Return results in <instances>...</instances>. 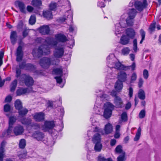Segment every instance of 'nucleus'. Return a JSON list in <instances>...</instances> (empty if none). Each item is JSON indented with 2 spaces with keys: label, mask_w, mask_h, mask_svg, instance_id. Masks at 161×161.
Wrapping results in <instances>:
<instances>
[{
  "label": "nucleus",
  "mask_w": 161,
  "mask_h": 161,
  "mask_svg": "<svg viewBox=\"0 0 161 161\" xmlns=\"http://www.w3.org/2000/svg\"><path fill=\"white\" fill-rule=\"evenodd\" d=\"M38 43L42 44L39 46L37 50L34 49L32 54L34 57L39 58L42 55H47L50 54L49 45L56 46L58 42L52 37H47L44 39L41 37L37 38L36 40Z\"/></svg>",
  "instance_id": "obj_1"
},
{
  "label": "nucleus",
  "mask_w": 161,
  "mask_h": 161,
  "mask_svg": "<svg viewBox=\"0 0 161 161\" xmlns=\"http://www.w3.org/2000/svg\"><path fill=\"white\" fill-rule=\"evenodd\" d=\"M113 104L108 102L105 104L104 107L105 108L103 116L106 119H108L111 116L112 111L114 109V107L118 108H121L124 107V104L121 98L119 96H116L114 98Z\"/></svg>",
  "instance_id": "obj_2"
},
{
  "label": "nucleus",
  "mask_w": 161,
  "mask_h": 161,
  "mask_svg": "<svg viewBox=\"0 0 161 161\" xmlns=\"http://www.w3.org/2000/svg\"><path fill=\"white\" fill-rule=\"evenodd\" d=\"M59 62V59H55L53 57H44L40 59L39 64L42 68L47 69L51 65H56Z\"/></svg>",
  "instance_id": "obj_3"
},
{
  "label": "nucleus",
  "mask_w": 161,
  "mask_h": 161,
  "mask_svg": "<svg viewBox=\"0 0 161 161\" xmlns=\"http://www.w3.org/2000/svg\"><path fill=\"white\" fill-rule=\"evenodd\" d=\"M136 64L134 62L133 63L131 66H126L121 64L119 61L117 60L113 66V68L119 70L127 71L129 70L131 68L132 70L135 69Z\"/></svg>",
  "instance_id": "obj_4"
},
{
  "label": "nucleus",
  "mask_w": 161,
  "mask_h": 161,
  "mask_svg": "<svg viewBox=\"0 0 161 161\" xmlns=\"http://www.w3.org/2000/svg\"><path fill=\"white\" fill-rule=\"evenodd\" d=\"M20 79V80L23 81L25 85L28 87L32 86L33 85L34 80L33 78L29 75L22 74Z\"/></svg>",
  "instance_id": "obj_5"
},
{
  "label": "nucleus",
  "mask_w": 161,
  "mask_h": 161,
  "mask_svg": "<svg viewBox=\"0 0 161 161\" xmlns=\"http://www.w3.org/2000/svg\"><path fill=\"white\" fill-rule=\"evenodd\" d=\"M53 51V56L55 59H58L64 56V49L62 46H56Z\"/></svg>",
  "instance_id": "obj_6"
},
{
  "label": "nucleus",
  "mask_w": 161,
  "mask_h": 161,
  "mask_svg": "<svg viewBox=\"0 0 161 161\" xmlns=\"http://www.w3.org/2000/svg\"><path fill=\"white\" fill-rule=\"evenodd\" d=\"M95 131L98 132L99 133L96 134L93 136L92 139V141L93 143H95L101 142L100 134H99V133L103 135L104 133L103 130L97 127H96L95 128Z\"/></svg>",
  "instance_id": "obj_7"
},
{
  "label": "nucleus",
  "mask_w": 161,
  "mask_h": 161,
  "mask_svg": "<svg viewBox=\"0 0 161 161\" xmlns=\"http://www.w3.org/2000/svg\"><path fill=\"white\" fill-rule=\"evenodd\" d=\"M147 0H143L142 2L137 0L134 4L135 7L139 11H142L147 6Z\"/></svg>",
  "instance_id": "obj_8"
},
{
  "label": "nucleus",
  "mask_w": 161,
  "mask_h": 161,
  "mask_svg": "<svg viewBox=\"0 0 161 161\" xmlns=\"http://www.w3.org/2000/svg\"><path fill=\"white\" fill-rule=\"evenodd\" d=\"M117 59L113 54H111L107 58V66L110 68H113V66Z\"/></svg>",
  "instance_id": "obj_9"
},
{
  "label": "nucleus",
  "mask_w": 161,
  "mask_h": 161,
  "mask_svg": "<svg viewBox=\"0 0 161 161\" xmlns=\"http://www.w3.org/2000/svg\"><path fill=\"white\" fill-rule=\"evenodd\" d=\"M16 60L17 62L21 61L24 56V53L22 50V47L19 45L18 46L16 49Z\"/></svg>",
  "instance_id": "obj_10"
},
{
  "label": "nucleus",
  "mask_w": 161,
  "mask_h": 161,
  "mask_svg": "<svg viewBox=\"0 0 161 161\" xmlns=\"http://www.w3.org/2000/svg\"><path fill=\"white\" fill-rule=\"evenodd\" d=\"M55 126L54 122L53 121H46L44 122L43 128L45 131H48L53 129Z\"/></svg>",
  "instance_id": "obj_11"
},
{
  "label": "nucleus",
  "mask_w": 161,
  "mask_h": 161,
  "mask_svg": "<svg viewBox=\"0 0 161 161\" xmlns=\"http://www.w3.org/2000/svg\"><path fill=\"white\" fill-rule=\"evenodd\" d=\"M33 92L32 88H21L18 89L16 92L17 95L20 96L25 94L26 93H29Z\"/></svg>",
  "instance_id": "obj_12"
},
{
  "label": "nucleus",
  "mask_w": 161,
  "mask_h": 161,
  "mask_svg": "<svg viewBox=\"0 0 161 161\" xmlns=\"http://www.w3.org/2000/svg\"><path fill=\"white\" fill-rule=\"evenodd\" d=\"M32 136L38 141H42L44 137V135L40 131H36L33 132Z\"/></svg>",
  "instance_id": "obj_13"
},
{
  "label": "nucleus",
  "mask_w": 161,
  "mask_h": 161,
  "mask_svg": "<svg viewBox=\"0 0 161 161\" xmlns=\"http://www.w3.org/2000/svg\"><path fill=\"white\" fill-rule=\"evenodd\" d=\"M24 131L23 127L18 125L16 126L14 128L13 132L16 136H19L22 134Z\"/></svg>",
  "instance_id": "obj_14"
},
{
  "label": "nucleus",
  "mask_w": 161,
  "mask_h": 161,
  "mask_svg": "<svg viewBox=\"0 0 161 161\" xmlns=\"http://www.w3.org/2000/svg\"><path fill=\"white\" fill-rule=\"evenodd\" d=\"M55 38L58 42H65L67 40V37L64 35L60 33L55 35Z\"/></svg>",
  "instance_id": "obj_15"
},
{
  "label": "nucleus",
  "mask_w": 161,
  "mask_h": 161,
  "mask_svg": "<svg viewBox=\"0 0 161 161\" xmlns=\"http://www.w3.org/2000/svg\"><path fill=\"white\" fill-rule=\"evenodd\" d=\"M39 32L42 35H45L49 34L50 31V28L48 25H44L39 28Z\"/></svg>",
  "instance_id": "obj_16"
},
{
  "label": "nucleus",
  "mask_w": 161,
  "mask_h": 161,
  "mask_svg": "<svg viewBox=\"0 0 161 161\" xmlns=\"http://www.w3.org/2000/svg\"><path fill=\"white\" fill-rule=\"evenodd\" d=\"M34 119L36 121H42L44 119V114L42 112L36 113L33 115Z\"/></svg>",
  "instance_id": "obj_17"
},
{
  "label": "nucleus",
  "mask_w": 161,
  "mask_h": 161,
  "mask_svg": "<svg viewBox=\"0 0 161 161\" xmlns=\"http://www.w3.org/2000/svg\"><path fill=\"white\" fill-rule=\"evenodd\" d=\"M6 142L4 141H3L0 145V161H3L4 154V152L5 151L4 147L6 145Z\"/></svg>",
  "instance_id": "obj_18"
},
{
  "label": "nucleus",
  "mask_w": 161,
  "mask_h": 161,
  "mask_svg": "<svg viewBox=\"0 0 161 161\" xmlns=\"http://www.w3.org/2000/svg\"><path fill=\"white\" fill-rule=\"evenodd\" d=\"M15 5L18 6L20 11L22 13H25L26 12L25 8V5L22 2L19 1H17L15 2Z\"/></svg>",
  "instance_id": "obj_19"
},
{
  "label": "nucleus",
  "mask_w": 161,
  "mask_h": 161,
  "mask_svg": "<svg viewBox=\"0 0 161 161\" xmlns=\"http://www.w3.org/2000/svg\"><path fill=\"white\" fill-rule=\"evenodd\" d=\"M118 80L122 82H125L127 80V75L126 73L124 71H120L118 74Z\"/></svg>",
  "instance_id": "obj_20"
},
{
  "label": "nucleus",
  "mask_w": 161,
  "mask_h": 161,
  "mask_svg": "<svg viewBox=\"0 0 161 161\" xmlns=\"http://www.w3.org/2000/svg\"><path fill=\"white\" fill-rule=\"evenodd\" d=\"M127 36L131 38H133L135 37L136 33L134 30L132 28H128L126 30Z\"/></svg>",
  "instance_id": "obj_21"
},
{
  "label": "nucleus",
  "mask_w": 161,
  "mask_h": 161,
  "mask_svg": "<svg viewBox=\"0 0 161 161\" xmlns=\"http://www.w3.org/2000/svg\"><path fill=\"white\" fill-rule=\"evenodd\" d=\"M17 35L16 31H13L11 32L10 38L11 43L13 45L15 43L17 40Z\"/></svg>",
  "instance_id": "obj_22"
},
{
  "label": "nucleus",
  "mask_w": 161,
  "mask_h": 161,
  "mask_svg": "<svg viewBox=\"0 0 161 161\" xmlns=\"http://www.w3.org/2000/svg\"><path fill=\"white\" fill-rule=\"evenodd\" d=\"M136 10L134 8L129 9L127 13L128 17L134 19L137 14Z\"/></svg>",
  "instance_id": "obj_23"
},
{
  "label": "nucleus",
  "mask_w": 161,
  "mask_h": 161,
  "mask_svg": "<svg viewBox=\"0 0 161 161\" xmlns=\"http://www.w3.org/2000/svg\"><path fill=\"white\" fill-rule=\"evenodd\" d=\"M104 130L105 133L107 134L111 133L113 131L112 125L109 123L106 124L105 126Z\"/></svg>",
  "instance_id": "obj_24"
},
{
  "label": "nucleus",
  "mask_w": 161,
  "mask_h": 161,
  "mask_svg": "<svg viewBox=\"0 0 161 161\" xmlns=\"http://www.w3.org/2000/svg\"><path fill=\"white\" fill-rule=\"evenodd\" d=\"M130 39L126 35H123L120 38V43L123 45H125L128 44Z\"/></svg>",
  "instance_id": "obj_25"
},
{
  "label": "nucleus",
  "mask_w": 161,
  "mask_h": 161,
  "mask_svg": "<svg viewBox=\"0 0 161 161\" xmlns=\"http://www.w3.org/2000/svg\"><path fill=\"white\" fill-rule=\"evenodd\" d=\"M123 87V83L119 80H117L115 84V88L118 91L121 90Z\"/></svg>",
  "instance_id": "obj_26"
},
{
  "label": "nucleus",
  "mask_w": 161,
  "mask_h": 161,
  "mask_svg": "<svg viewBox=\"0 0 161 161\" xmlns=\"http://www.w3.org/2000/svg\"><path fill=\"white\" fill-rule=\"evenodd\" d=\"M43 17L48 19H51L52 18V14L51 11L47 10L43 12Z\"/></svg>",
  "instance_id": "obj_27"
},
{
  "label": "nucleus",
  "mask_w": 161,
  "mask_h": 161,
  "mask_svg": "<svg viewBox=\"0 0 161 161\" xmlns=\"http://www.w3.org/2000/svg\"><path fill=\"white\" fill-rule=\"evenodd\" d=\"M17 80L16 79L12 82L10 85V91L11 92H13L15 91L17 87Z\"/></svg>",
  "instance_id": "obj_28"
},
{
  "label": "nucleus",
  "mask_w": 161,
  "mask_h": 161,
  "mask_svg": "<svg viewBox=\"0 0 161 161\" xmlns=\"http://www.w3.org/2000/svg\"><path fill=\"white\" fill-rule=\"evenodd\" d=\"M19 115L20 117H24L28 111L26 108H21L18 110Z\"/></svg>",
  "instance_id": "obj_29"
},
{
  "label": "nucleus",
  "mask_w": 161,
  "mask_h": 161,
  "mask_svg": "<svg viewBox=\"0 0 161 161\" xmlns=\"http://www.w3.org/2000/svg\"><path fill=\"white\" fill-rule=\"evenodd\" d=\"M126 21L127 26H132L134 24V19L128 17L126 19Z\"/></svg>",
  "instance_id": "obj_30"
},
{
  "label": "nucleus",
  "mask_w": 161,
  "mask_h": 161,
  "mask_svg": "<svg viewBox=\"0 0 161 161\" xmlns=\"http://www.w3.org/2000/svg\"><path fill=\"white\" fill-rule=\"evenodd\" d=\"M94 150L96 152H100L103 146L101 142L94 143Z\"/></svg>",
  "instance_id": "obj_31"
},
{
  "label": "nucleus",
  "mask_w": 161,
  "mask_h": 161,
  "mask_svg": "<svg viewBox=\"0 0 161 161\" xmlns=\"http://www.w3.org/2000/svg\"><path fill=\"white\" fill-rule=\"evenodd\" d=\"M14 106L16 109L19 110L22 108V103L19 100L17 99L15 102Z\"/></svg>",
  "instance_id": "obj_32"
},
{
  "label": "nucleus",
  "mask_w": 161,
  "mask_h": 161,
  "mask_svg": "<svg viewBox=\"0 0 161 161\" xmlns=\"http://www.w3.org/2000/svg\"><path fill=\"white\" fill-rule=\"evenodd\" d=\"M138 97L141 100H144L145 98V93L143 90L140 89L138 93Z\"/></svg>",
  "instance_id": "obj_33"
},
{
  "label": "nucleus",
  "mask_w": 161,
  "mask_h": 161,
  "mask_svg": "<svg viewBox=\"0 0 161 161\" xmlns=\"http://www.w3.org/2000/svg\"><path fill=\"white\" fill-rule=\"evenodd\" d=\"M31 4L34 7H38L42 4L41 0H32Z\"/></svg>",
  "instance_id": "obj_34"
},
{
  "label": "nucleus",
  "mask_w": 161,
  "mask_h": 161,
  "mask_svg": "<svg viewBox=\"0 0 161 161\" xmlns=\"http://www.w3.org/2000/svg\"><path fill=\"white\" fill-rule=\"evenodd\" d=\"M53 73L57 75H62L63 71L61 68H56L53 70Z\"/></svg>",
  "instance_id": "obj_35"
},
{
  "label": "nucleus",
  "mask_w": 161,
  "mask_h": 161,
  "mask_svg": "<svg viewBox=\"0 0 161 161\" xmlns=\"http://www.w3.org/2000/svg\"><path fill=\"white\" fill-rule=\"evenodd\" d=\"M21 122L23 124L29 125L31 124V120L30 119L23 118L21 119Z\"/></svg>",
  "instance_id": "obj_36"
},
{
  "label": "nucleus",
  "mask_w": 161,
  "mask_h": 161,
  "mask_svg": "<svg viewBox=\"0 0 161 161\" xmlns=\"http://www.w3.org/2000/svg\"><path fill=\"white\" fill-rule=\"evenodd\" d=\"M12 129L13 126L9 125L8 129L4 133V136H6L7 137H9V135L12 132Z\"/></svg>",
  "instance_id": "obj_37"
},
{
  "label": "nucleus",
  "mask_w": 161,
  "mask_h": 161,
  "mask_svg": "<svg viewBox=\"0 0 161 161\" xmlns=\"http://www.w3.org/2000/svg\"><path fill=\"white\" fill-rule=\"evenodd\" d=\"M141 129L140 127L138 128L137 131L136 133V135L135 138H134V141H137L139 140L141 134Z\"/></svg>",
  "instance_id": "obj_38"
},
{
  "label": "nucleus",
  "mask_w": 161,
  "mask_h": 161,
  "mask_svg": "<svg viewBox=\"0 0 161 161\" xmlns=\"http://www.w3.org/2000/svg\"><path fill=\"white\" fill-rule=\"evenodd\" d=\"M115 151L117 153H122L121 154H123V153H125L123 151L122 149V147L120 145H118L116 147L115 149Z\"/></svg>",
  "instance_id": "obj_39"
},
{
  "label": "nucleus",
  "mask_w": 161,
  "mask_h": 161,
  "mask_svg": "<svg viewBox=\"0 0 161 161\" xmlns=\"http://www.w3.org/2000/svg\"><path fill=\"white\" fill-rule=\"evenodd\" d=\"M125 155V153H123V154L120 155L117 158V161H125L126 159Z\"/></svg>",
  "instance_id": "obj_40"
},
{
  "label": "nucleus",
  "mask_w": 161,
  "mask_h": 161,
  "mask_svg": "<svg viewBox=\"0 0 161 161\" xmlns=\"http://www.w3.org/2000/svg\"><path fill=\"white\" fill-rule=\"evenodd\" d=\"M16 118L15 117L11 116L9 117V125L13 126L15 122Z\"/></svg>",
  "instance_id": "obj_41"
},
{
  "label": "nucleus",
  "mask_w": 161,
  "mask_h": 161,
  "mask_svg": "<svg viewBox=\"0 0 161 161\" xmlns=\"http://www.w3.org/2000/svg\"><path fill=\"white\" fill-rule=\"evenodd\" d=\"M140 33L142 37V39L141 40L140 43L142 44L143 40H144L145 36L146 33L145 31L142 29H141L140 30Z\"/></svg>",
  "instance_id": "obj_42"
},
{
  "label": "nucleus",
  "mask_w": 161,
  "mask_h": 161,
  "mask_svg": "<svg viewBox=\"0 0 161 161\" xmlns=\"http://www.w3.org/2000/svg\"><path fill=\"white\" fill-rule=\"evenodd\" d=\"M26 145L25 141L24 139H21L20 140L19 143V147L20 148H24Z\"/></svg>",
  "instance_id": "obj_43"
},
{
  "label": "nucleus",
  "mask_w": 161,
  "mask_h": 161,
  "mask_svg": "<svg viewBox=\"0 0 161 161\" xmlns=\"http://www.w3.org/2000/svg\"><path fill=\"white\" fill-rule=\"evenodd\" d=\"M119 26H120L121 27H125V26H126V25H122L121 24V23H120L119 24H116L115 25V34L116 36H117L118 34H119L121 33V31H120V30H119V29H117L116 27H119Z\"/></svg>",
  "instance_id": "obj_44"
},
{
  "label": "nucleus",
  "mask_w": 161,
  "mask_h": 161,
  "mask_svg": "<svg viewBox=\"0 0 161 161\" xmlns=\"http://www.w3.org/2000/svg\"><path fill=\"white\" fill-rule=\"evenodd\" d=\"M25 25H24L22 21L20 20L19 21L17 25V28L20 31L22 30L24 27L25 28Z\"/></svg>",
  "instance_id": "obj_45"
},
{
  "label": "nucleus",
  "mask_w": 161,
  "mask_h": 161,
  "mask_svg": "<svg viewBox=\"0 0 161 161\" xmlns=\"http://www.w3.org/2000/svg\"><path fill=\"white\" fill-rule=\"evenodd\" d=\"M133 43V50H134V52L136 53L137 52V50H138V49L137 48V42L136 39H135L134 40Z\"/></svg>",
  "instance_id": "obj_46"
},
{
  "label": "nucleus",
  "mask_w": 161,
  "mask_h": 161,
  "mask_svg": "<svg viewBox=\"0 0 161 161\" xmlns=\"http://www.w3.org/2000/svg\"><path fill=\"white\" fill-rule=\"evenodd\" d=\"M122 53L123 55H128L130 52V50L128 47H125L122 50Z\"/></svg>",
  "instance_id": "obj_47"
},
{
  "label": "nucleus",
  "mask_w": 161,
  "mask_h": 161,
  "mask_svg": "<svg viewBox=\"0 0 161 161\" xmlns=\"http://www.w3.org/2000/svg\"><path fill=\"white\" fill-rule=\"evenodd\" d=\"M121 118L122 120L124 121H126L127 120V116L126 112H123L121 115Z\"/></svg>",
  "instance_id": "obj_48"
},
{
  "label": "nucleus",
  "mask_w": 161,
  "mask_h": 161,
  "mask_svg": "<svg viewBox=\"0 0 161 161\" xmlns=\"http://www.w3.org/2000/svg\"><path fill=\"white\" fill-rule=\"evenodd\" d=\"M36 18L34 16H31L29 20V22L31 25L34 24L36 22Z\"/></svg>",
  "instance_id": "obj_49"
},
{
  "label": "nucleus",
  "mask_w": 161,
  "mask_h": 161,
  "mask_svg": "<svg viewBox=\"0 0 161 161\" xmlns=\"http://www.w3.org/2000/svg\"><path fill=\"white\" fill-rule=\"evenodd\" d=\"M137 75L136 73H133L131 77V80L130 82L131 83L134 82L136 79Z\"/></svg>",
  "instance_id": "obj_50"
},
{
  "label": "nucleus",
  "mask_w": 161,
  "mask_h": 161,
  "mask_svg": "<svg viewBox=\"0 0 161 161\" xmlns=\"http://www.w3.org/2000/svg\"><path fill=\"white\" fill-rule=\"evenodd\" d=\"M156 23L153 22L150 26L149 27V30L150 32H152L154 31L155 28Z\"/></svg>",
  "instance_id": "obj_51"
},
{
  "label": "nucleus",
  "mask_w": 161,
  "mask_h": 161,
  "mask_svg": "<svg viewBox=\"0 0 161 161\" xmlns=\"http://www.w3.org/2000/svg\"><path fill=\"white\" fill-rule=\"evenodd\" d=\"M10 110V106L8 104L5 105L4 106V111L5 112H8Z\"/></svg>",
  "instance_id": "obj_52"
},
{
  "label": "nucleus",
  "mask_w": 161,
  "mask_h": 161,
  "mask_svg": "<svg viewBox=\"0 0 161 161\" xmlns=\"http://www.w3.org/2000/svg\"><path fill=\"white\" fill-rule=\"evenodd\" d=\"M146 112L144 109L142 110L140 112L139 114V117L140 119H142L144 118L145 116Z\"/></svg>",
  "instance_id": "obj_53"
},
{
  "label": "nucleus",
  "mask_w": 161,
  "mask_h": 161,
  "mask_svg": "<svg viewBox=\"0 0 161 161\" xmlns=\"http://www.w3.org/2000/svg\"><path fill=\"white\" fill-rule=\"evenodd\" d=\"M143 76L144 78L145 79H147L149 76L148 72L146 69L144 70L143 71Z\"/></svg>",
  "instance_id": "obj_54"
},
{
  "label": "nucleus",
  "mask_w": 161,
  "mask_h": 161,
  "mask_svg": "<svg viewBox=\"0 0 161 161\" xmlns=\"http://www.w3.org/2000/svg\"><path fill=\"white\" fill-rule=\"evenodd\" d=\"M57 4L56 3H51L49 5V8L51 10H55L56 8Z\"/></svg>",
  "instance_id": "obj_55"
},
{
  "label": "nucleus",
  "mask_w": 161,
  "mask_h": 161,
  "mask_svg": "<svg viewBox=\"0 0 161 161\" xmlns=\"http://www.w3.org/2000/svg\"><path fill=\"white\" fill-rule=\"evenodd\" d=\"M25 28H24V30L22 32V36L24 38L26 37L28 34V31L25 28Z\"/></svg>",
  "instance_id": "obj_56"
},
{
  "label": "nucleus",
  "mask_w": 161,
  "mask_h": 161,
  "mask_svg": "<svg viewBox=\"0 0 161 161\" xmlns=\"http://www.w3.org/2000/svg\"><path fill=\"white\" fill-rule=\"evenodd\" d=\"M107 159L102 155L99 154L97 157V161H106Z\"/></svg>",
  "instance_id": "obj_57"
},
{
  "label": "nucleus",
  "mask_w": 161,
  "mask_h": 161,
  "mask_svg": "<svg viewBox=\"0 0 161 161\" xmlns=\"http://www.w3.org/2000/svg\"><path fill=\"white\" fill-rule=\"evenodd\" d=\"M33 68V66L31 64L28 63L26 64L25 70H30Z\"/></svg>",
  "instance_id": "obj_58"
},
{
  "label": "nucleus",
  "mask_w": 161,
  "mask_h": 161,
  "mask_svg": "<svg viewBox=\"0 0 161 161\" xmlns=\"http://www.w3.org/2000/svg\"><path fill=\"white\" fill-rule=\"evenodd\" d=\"M62 76L60 75L59 76H56L54 77V78L56 80L57 83L59 84H60L62 82V79L61 78Z\"/></svg>",
  "instance_id": "obj_59"
},
{
  "label": "nucleus",
  "mask_w": 161,
  "mask_h": 161,
  "mask_svg": "<svg viewBox=\"0 0 161 161\" xmlns=\"http://www.w3.org/2000/svg\"><path fill=\"white\" fill-rule=\"evenodd\" d=\"M31 126L35 129H38L40 128V125L37 123H33L31 124Z\"/></svg>",
  "instance_id": "obj_60"
},
{
  "label": "nucleus",
  "mask_w": 161,
  "mask_h": 161,
  "mask_svg": "<svg viewBox=\"0 0 161 161\" xmlns=\"http://www.w3.org/2000/svg\"><path fill=\"white\" fill-rule=\"evenodd\" d=\"M12 99V97L10 95L7 96L5 99V103H9Z\"/></svg>",
  "instance_id": "obj_61"
},
{
  "label": "nucleus",
  "mask_w": 161,
  "mask_h": 161,
  "mask_svg": "<svg viewBox=\"0 0 161 161\" xmlns=\"http://www.w3.org/2000/svg\"><path fill=\"white\" fill-rule=\"evenodd\" d=\"M143 83V80L142 78H140L139 79V82L138 83V86L139 88L141 87Z\"/></svg>",
  "instance_id": "obj_62"
},
{
  "label": "nucleus",
  "mask_w": 161,
  "mask_h": 161,
  "mask_svg": "<svg viewBox=\"0 0 161 161\" xmlns=\"http://www.w3.org/2000/svg\"><path fill=\"white\" fill-rule=\"evenodd\" d=\"M26 64L25 62H22L21 63H20L19 64V68L21 69H25Z\"/></svg>",
  "instance_id": "obj_63"
},
{
  "label": "nucleus",
  "mask_w": 161,
  "mask_h": 161,
  "mask_svg": "<svg viewBox=\"0 0 161 161\" xmlns=\"http://www.w3.org/2000/svg\"><path fill=\"white\" fill-rule=\"evenodd\" d=\"M47 108H50L51 109L53 108V102L52 101H48L47 103Z\"/></svg>",
  "instance_id": "obj_64"
}]
</instances>
